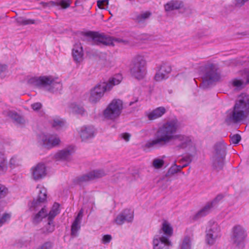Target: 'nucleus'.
<instances>
[{"instance_id":"obj_14","label":"nucleus","mask_w":249,"mask_h":249,"mask_svg":"<svg viewBox=\"0 0 249 249\" xmlns=\"http://www.w3.org/2000/svg\"><path fill=\"white\" fill-rule=\"evenodd\" d=\"M40 141L41 143L48 149L56 147L61 142L59 137L55 134H42L40 136Z\"/></svg>"},{"instance_id":"obj_29","label":"nucleus","mask_w":249,"mask_h":249,"mask_svg":"<svg viewBox=\"0 0 249 249\" xmlns=\"http://www.w3.org/2000/svg\"><path fill=\"white\" fill-rule=\"evenodd\" d=\"M60 205L57 203H54L50 211L48 213V219H53L60 213Z\"/></svg>"},{"instance_id":"obj_25","label":"nucleus","mask_w":249,"mask_h":249,"mask_svg":"<svg viewBox=\"0 0 249 249\" xmlns=\"http://www.w3.org/2000/svg\"><path fill=\"white\" fill-rule=\"evenodd\" d=\"M4 114L13 119L15 123L18 124H23L25 122L23 118L14 110H8L4 111Z\"/></svg>"},{"instance_id":"obj_8","label":"nucleus","mask_w":249,"mask_h":249,"mask_svg":"<svg viewBox=\"0 0 249 249\" xmlns=\"http://www.w3.org/2000/svg\"><path fill=\"white\" fill-rule=\"evenodd\" d=\"M146 60L145 56L137 55L133 59L130 68L131 74L138 79H142L146 74Z\"/></svg>"},{"instance_id":"obj_10","label":"nucleus","mask_w":249,"mask_h":249,"mask_svg":"<svg viewBox=\"0 0 249 249\" xmlns=\"http://www.w3.org/2000/svg\"><path fill=\"white\" fill-rule=\"evenodd\" d=\"M92 39V44L98 45H114L115 42L123 43L124 44L128 43V41L118 38H112L110 36L100 34L97 33L90 32L89 34Z\"/></svg>"},{"instance_id":"obj_32","label":"nucleus","mask_w":249,"mask_h":249,"mask_svg":"<svg viewBox=\"0 0 249 249\" xmlns=\"http://www.w3.org/2000/svg\"><path fill=\"white\" fill-rule=\"evenodd\" d=\"M127 222H131L134 218V212L130 209H125L121 212Z\"/></svg>"},{"instance_id":"obj_54","label":"nucleus","mask_w":249,"mask_h":249,"mask_svg":"<svg viewBox=\"0 0 249 249\" xmlns=\"http://www.w3.org/2000/svg\"><path fill=\"white\" fill-rule=\"evenodd\" d=\"M182 175H184V172H182Z\"/></svg>"},{"instance_id":"obj_31","label":"nucleus","mask_w":249,"mask_h":249,"mask_svg":"<svg viewBox=\"0 0 249 249\" xmlns=\"http://www.w3.org/2000/svg\"><path fill=\"white\" fill-rule=\"evenodd\" d=\"M187 165L188 163L184 164L183 165H177L176 164V162H175L174 164L169 169L168 174L170 175H173L178 172H180L183 168Z\"/></svg>"},{"instance_id":"obj_4","label":"nucleus","mask_w":249,"mask_h":249,"mask_svg":"<svg viewBox=\"0 0 249 249\" xmlns=\"http://www.w3.org/2000/svg\"><path fill=\"white\" fill-rule=\"evenodd\" d=\"M173 234V228L171 223L166 220L163 221L159 234L154 237L153 249H169L172 246L169 238Z\"/></svg>"},{"instance_id":"obj_12","label":"nucleus","mask_w":249,"mask_h":249,"mask_svg":"<svg viewBox=\"0 0 249 249\" xmlns=\"http://www.w3.org/2000/svg\"><path fill=\"white\" fill-rule=\"evenodd\" d=\"M220 74L216 65L213 63L207 64L205 67V73L203 75L204 84H210L218 81Z\"/></svg>"},{"instance_id":"obj_27","label":"nucleus","mask_w":249,"mask_h":249,"mask_svg":"<svg viewBox=\"0 0 249 249\" xmlns=\"http://www.w3.org/2000/svg\"><path fill=\"white\" fill-rule=\"evenodd\" d=\"M50 124L53 127L56 129H59L64 126L65 122L59 117H55L50 121Z\"/></svg>"},{"instance_id":"obj_44","label":"nucleus","mask_w":249,"mask_h":249,"mask_svg":"<svg viewBox=\"0 0 249 249\" xmlns=\"http://www.w3.org/2000/svg\"><path fill=\"white\" fill-rule=\"evenodd\" d=\"M7 73V67L6 65L0 64V78H4Z\"/></svg>"},{"instance_id":"obj_36","label":"nucleus","mask_w":249,"mask_h":249,"mask_svg":"<svg viewBox=\"0 0 249 249\" xmlns=\"http://www.w3.org/2000/svg\"><path fill=\"white\" fill-rule=\"evenodd\" d=\"M191 239L190 237H185L180 244V249H191Z\"/></svg>"},{"instance_id":"obj_40","label":"nucleus","mask_w":249,"mask_h":249,"mask_svg":"<svg viewBox=\"0 0 249 249\" xmlns=\"http://www.w3.org/2000/svg\"><path fill=\"white\" fill-rule=\"evenodd\" d=\"M21 162L20 160L16 157H12L9 161V165L12 168H15L20 165Z\"/></svg>"},{"instance_id":"obj_2","label":"nucleus","mask_w":249,"mask_h":249,"mask_svg":"<svg viewBox=\"0 0 249 249\" xmlns=\"http://www.w3.org/2000/svg\"><path fill=\"white\" fill-rule=\"evenodd\" d=\"M249 115V95L243 93L238 97L232 109L226 112L225 122L228 124H237L245 120Z\"/></svg>"},{"instance_id":"obj_11","label":"nucleus","mask_w":249,"mask_h":249,"mask_svg":"<svg viewBox=\"0 0 249 249\" xmlns=\"http://www.w3.org/2000/svg\"><path fill=\"white\" fill-rule=\"evenodd\" d=\"M221 236V230L218 224L210 221L206 230V242L210 245H213Z\"/></svg>"},{"instance_id":"obj_17","label":"nucleus","mask_w":249,"mask_h":249,"mask_svg":"<svg viewBox=\"0 0 249 249\" xmlns=\"http://www.w3.org/2000/svg\"><path fill=\"white\" fill-rule=\"evenodd\" d=\"M106 173L102 169L93 170L78 178V182L82 183L84 182L97 179L104 177Z\"/></svg>"},{"instance_id":"obj_53","label":"nucleus","mask_w":249,"mask_h":249,"mask_svg":"<svg viewBox=\"0 0 249 249\" xmlns=\"http://www.w3.org/2000/svg\"><path fill=\"white\" fill-rule=\"evenodd\" d=\"M184 160V159H182L179 160V162L181 163Z\"/></svg>"},{"instance_id":"obj_52","label":"nucleus","mask_w":249,"mask_h":249,"mask_svg":"<svg viewBox=\"0 0 249 249\" xmlns=\"http://www.w3.org/2000/svg\"><path fill=\"white\" fill-rule=\"evenodd\" d=\"M122 138L126 142L129 141L130 137V135L128 133H123L121 135Z\"/></svg>"},{"instance_id":"obj_50","label":"nucleus","mask_w":249,"mask_h":249,"mask_svg":"<svg viewBox=\"0 0 249 249\" xmlns=\"http://www.w3.org/2000/svg\"><path fill=\"white\" fill-rule=\"evenodd\" d=\"M249 0H235V4L237 7H241Z\"/></svg>"},{"instance_id":"obj_46","label":"nucleus","mask_w":249,"mask_h":249,"mask_svg":"<svg viewBox=\"0 0 249 249\" xmlns=\"http://www.w3.org/2000/svg\"><path fill=\"white\" fill-rule=\"evenodd\" d=\"M241 137L239 134H234L231 137V142L233 144H237L241 141Z\"/></svg>"},{"instance_id":"obj_51","label":"nucleus","mask_w":249,"mask_h":249,"mask_svg":"<svg viewBox=\"0 0 249 249\" xmlns=\"http://www.w3.org/2000/svg\"><path fill=\"white\" fill-rule=\"evenodd\" d=\"M41 104L39 103H36L31 105L32 108L34 110H38L41 107Z\"/></svg>"},{"instance_id":"obj_48","label":"nucleus","mask_w":249,"mask_h":249,"mask_svg":"<svg viewBox=\"0 0 249 249\" xmlns=\"http://www.w3.org/2000/svg\"><path fill=\"white\" fill-rule=\"evenodd\" d=\"M111 239L112 237L110 235H104L102 238V243L104 244H108L111 241Z\"/></svg>"},{"instance_id":"obj_37","label":"nucleus","mask_w":249,"mask_h":249,"mask_svg":"<svg viewBox=\"0 0 249 249\" xmlns=\"http://www.w3.org/2000/svg\"><path fill=\"white\" fill-rule=\"evenodd\" d=\"M18 25H26L35 23V20L31 19H27L22 17H18L16 19Z\"/></svg>"},{"instance_id":"obj_3","label":"nucleus","mask_w":249,"mask_h":249,"mask_svg":"<svg viewBox=\"0 0 249 249\" xmlns=\"http://www.w3.org/2000/svg\"><path fill=\"white\" fill-rule=\"evenodd\" d=\"M123 79L121 74H118L109 78L107 82L98 84L89 92V101L92 104H96L103 97L106 91H110L113 87L119 84Z\"/></svg>"},{"instance_id":"obj_33","label":"nucleus","mask_w":249,"mask_h":249,"mask_svg":"<svg viewBox=\"0 0 249 249\" xmlns=\"http://www.w3.org/2000/svg\"><path fill=\"white\" fill-rule=\"evenodd\" d=\"M7 169V160L4 154L0 152V174L4 172Z\"/></svg>"},{"instance_id":"obj_28","label":"nucleus","mask_w":249,"mask_h":249,"mask_svg":"<svg viewBox=\"0 0 249 249\" xmlns=\"http://www.w3.org/2000/svg\"><path fill=\"white\" fill-rule=\"evenodd\" d=\"M50 3L52 6H60L63 9H67L70 6L71 1V0H55L50 1Z\"/></svg>"},{"instance_id":"obj_21","label":"nucleus","mask_w":249,"mask_h":249,"mask_svg":"<svg viewBox=\"0 0 249 249\" xmlns=\"http://www.w3.org/2000/svg\"><path fill=\"white\" fill-rule=\"evenodd\" d=\"M243 76L246 79V82L239 78H234L231 81V84L233 87L237 89H241L247 84L249 83V69L244 71Z\"/></svg>"},{"instance_id":"obj_38","label":"nucleus","mask_w":249,"mask_h":249,"mask_svg":"<svg viewBox=\"0 0 249 249\" xmlns=\"http://www.w3.org/2000/svg\"><path fill=\"white\" fill-rule=\"evenodd\" d=\"M150 15L151 13L148 12L142 13L136 17L135 20L138 23H142L148 18Z\"/></svg>"},{"instance_id":"obj_15","label":"nucleus","mask_w":249,"mask_h":249,"mask_svg":"<svg viewBox=\"0 0 249 249\" xmlns=\"http://www.w3.org/2000/svg\"><path fill=\"white\" fill-rule=\"evenodd\" d=\"M38 194L36 199H34L31 204V208L35 209L41 207V204L46 202L47 197V191L43 185L39 184L36 187Z\"/></svg>"},{"instance_id":"obj_49","label":"nucleus","mask_w":249,"mask_h":249,"mask_svg":"<svg viewBox=\"0 0 249 249\" xmlns=\"http://www.w3.org/2000/svg\"><path fill=\"white\" fill-rule=\"evenodd\" d=\"M53 247V243L50 241L46 242L42 244L39 248V249H51Z\"/></svg>"},{"instance_id":"obj_9","label":"nucleus","mask_w":249,"mask_h":249,"mask_svg":"<svg viewBox=\"0 0 249 249\" xmlns=\"http://www.w3.org/2000/svg\"><path fill=\"white\" fill-rule=\"evenodd\" d=\"M247 233L245 229L240 225L233 227L231 229V240L235 247L242 249L245 247Z\"/></svg>"},{"instance_id":"obj_30","label":"nucleus","mask_w":249,"mask_h":249,"mask_svg":"<svg viewBox=\"0 0 249 249\" xmlns=\"http://www.w3.org/2000/svg\"><path fill=\"white\" fill-rule=\"evenodd\" d=\"M69 109L72 112L82 115H84L86 112L83 107L75 103H71L69 106Z\"/></svg>"},{"instance_id":"obj_45","label":"nucleus","mask_w":249,"mask_h":249,"mask_svg":"<svg viewBox=\"0 0 249 249\" xmlns=\"http://www.w3.org/2000/svg\"><path fill=\"white\" fill-rule=\"evenodd\" d=\"M166 78H167V77L165 76V74H162L159 71L156 72L155 75V80L158 82L161 81Z\"/></svg>"},{"instance_id":"obj_23","label":"nucleus","mask_w":249,"mask_h":249,"mask_svg":"<svg viewBox=\"0 0 249 249\" xmlns=\"http://www.w3.org/2000/svg\"><path fill=\"white\" fill-rule=\"evenodd\" d=\"M74 152V148L72 146H70L57 152L54 155V158L57 160H68L71 155Z\"/></svg>"},{"instance_id":"obj_43","label":"nucleus","mask_w":249,"mask_h":249,"mask_svg":"<svg viewBox=\"0 0 249 249\" xmlns=\"http://www.w3.org/2000/svg\"><path fill=\"white\" fill-rule=\"evenodd\" d=\"M8 194V188L4 185L0 184V199L6 196Z\"/></svg>"},{"instance_id":"obj_35","label":"nucleus","mask_w":249,"mask_h":249,"mask_svg":"<svg viewBox=\"0 0 249 249\" xmlns=\"http://www.w3.org/2000/svg\"><path fill=\"white\" fill-rule=\"evenodd\" d=\"M43 230V232L46 233L52 232L54 230V225L53 219H48V222Z\"/></svg>"},{"instance_id":"obj_22","label":"nucleus","mask_w":249,"mask_h":249,"mask_svg":"<svg viewBox=\"0 0 249 249\" xmlns=\"http://www.w3.org/2000/svg\"><path fill=\"white\" fill-rule=\"evenodd\" d=\"M30 209L31 211L39 210L33 216V222L34 223L37 224L40 222L43 218L48 216V211L45 206L42 207V204H41V207L39 208L35 209L34 208H31L30 207Z\"/></svg>"},{"instance_id":"obj_34","label":"nucleus","mask_w":249,"mask_h":249,"mask_svg":"<svg viewBox=\"0 0 249 249\" xmlns=\"http://www.w3.org/2000/svg\"><path fill=\"white\" fill-rule=\"evenodd\" d=\"M158 71L162 74H165V76L168 77V75L169 73L171 71L172 69L169 64L167 63H163L161 65Z\"/></svg>"},{"instance_id":"obj_18","label":"nucleus","mask_w":249,"mask_h":249,"mask_svg":"<svg viewBox=\"0 0 249 249\" xmlns=\"http://www.w3.org/2000/svg\"><path fill=\"white\" fill-rule=\"evenodd\" d=\"M72 56L74 61L79 63L83 60L84 51L80 43H75L72 49Z\"/></svg>"},{"instance_id":"obj_5","label":"nucleus","mask_w":249,"mask_h":249,"mask_svg":"<svg viewBox=\"0 0 249 249\" xmlns=\"http://www.w3.org/2000/svg\"><path fill=\"white\" fill-rule=\"evenodd\" d=\"M28 84L35 86H42L51 92H56L62 89V85L56 77L44 76L31 77L28 80Z\"/></svg>"},{"instance_id":"obj_6","label":"nucleus","mask_w":249,"mask_h":249,"mask_svg":"<svg viewBox=\"0 0 249 249\" xmlns=\"http://www.w3.org/2000/svg\"><path fill=\"white\" fill-rule=\"evenodd\" d=\"M226 145L223 141H220L214 144L210 159L211 165L216 171L222 170L225 164Z\"/></svg>"},{"instance_id":"obj_16","label":"nucleus","mask_w":249,"mask_h":249,"mask_svg":"<svg viewBox=\"0 0 249 249\" xmlns=\"http://www.w3.org/2000/svg\"><path fill=\"white\" fill-rule=\"evenodd\" d=\"M78 133L83 142L93 138L96 134L95 128L91 125H84L78 129Z\"/></svg>"},{"instance_id":"obj_19","label":"nucleus","mask_w":249,"mask_h":249,"mask_svg":"<svg viewBox=\"0 0 249 249\" xmlns=\"http://www.w3.org/2000/svg\"><path fill=\"white\" fill-rule=\"evenodd\" d=\"M166 111L164 107H160L146 112V116L149 120L153 121L161 117Z\"/></svg>"},{"instance_id":"obj_13","label":"nucleus","mask_w":249,"mask_h":249,"mask_svg":"<svg viewBox=\"0 0 249 249\" xmlns=\"http://www.w3.org/2000/svg\"><path fill=\"white\" fill-rule=\"evenodd\" d=\"M31 178L35 181H38L45 178L48 173L46 165L43 162L38 163L30 169Z\"/></svg>"},{"instance_id":"obj_1","label":"nucleus","mask_w":249,"mask_h":249,"mask_svg":"<svg viewBox=\"0 0 249 249\" xmlns=\"http://www.w3.org/2000/svg\"><path fill=\"white\" fill-rule=\"evenodd\" d=\"M179 128L180 124L177 119L166 121L158 128L156 133V139L147 141L144 145L145 148L162 146L171 143L175 151H183L188 154L195 152L196 146L191 137L176 134Z\"/></svg>"},{"instance_id":"obj_7","label":"nucleus","mask_w":249,"mask_h":249,"mask_svg":"<svg viewBox=\"0 0 249 249\" xmlns=\"http://www.w3.org/2000/svg\"><path fill=\"white\" fill-rule=\"evenodd\" d=\"M123 108V101L119 99H114L104 110V116L107 120L115 121L120 117Z\"/></svg>"},{"instance_id":"obj_39","label":"nucleus","mask_w":249,"mask_h":249,"mask_svg":"<svg viewBox=\"0 0 249 249\" xmlns=\"http://www.w3.org/2000/svg\"><path fill=\"white\" fill-rule=\"evenodd\" d=\"M164 161L163 159H155L152 162V166L155 169L161 168L164 165Z\"/></svg>"},{"instance_id":"obj_42","label":"nucleus","mask_w":249,"mask_h":249,"mask_svg":"<svg viewBox=\"0 0 249 249\" xmlns=\"http://www.w3.org/2000/svg\"><path fill=\"white\" fill-rule=\"evenodd\" d=\"M114 223L118 225H121L126 222L124 216L120 213L115 218L114 221Z\"/></svg>"},{"instance_id":"obj_24","label":"nucleus","mask_w":249,"mask_h":249,"mask_svg":"<svg viewBox=\"0 0 249 249\" xmlns=\"http://www.w3.org/2000/svg\"><path fill=\"white\" fill-rule=\"evenodd\" d=\"M83 215V211L81 210L77 216L76 217L74 222L72 223L71 227V234L72 236H75L77 235V232L80 229V224Z\"/></svg>"},{"instance_id":"obj_20","label":"nucleus","mask_w":249,"mask_h":249,"mask_svg":"<svg viewBox=\"0 0 249 249\" xmlns=\"http://www.w3.org/2000/svg\"><path fill=\"white\" fill-rule=\"evenodd\" d=\"M219 198H221V197L220 196H217L214 200L207 203L203 208L194 215L193 219L194 220H197L208 214L213 207V203Z\"/></svg>"},{"instance_id":"obj_26","label":"nucleus","mask_w":249,"mask_h":249,"mask_svg":"<svg viewBox=\"0 0 249 249\" xmlns=\"http://www.w3.org/2000/svg\"><path fill=\"white\" fill-rule=\"evenodd\" d=\"M182 6V3L178 0H171L164 5L166 11L169 12L174 10H177Z\"/></svg>"},{"instance_id":"obj_41","label":"nucleus","mask_w":249,"mask_h":249,"mask_svg":"<svg viewBox=\"0 0 249 249\" xmlns=\"http://www.w3.org/2000/svg\"><path fill=\"white\" fill-rule=\"evenodd\" d=\"M11 217V215L10 213H3L1 217L0 218V227H1L3 224L9 221Z\"/></svg>"},{"instance_id":"obj_47","label":"nucleus","mask_w":249,"mask_h":249,"mask_svg":"<svg viewBox=\"0 0 249 249\" xmlns=\"http://www.w3.org/2000/svg\"><path fill=\"white\" fill-rule=\"evenodd\" d=\"M109 0H98L97 1L98 7L100 9H105L104 6L108 4Z\"/></svg>"}]
</instances>
